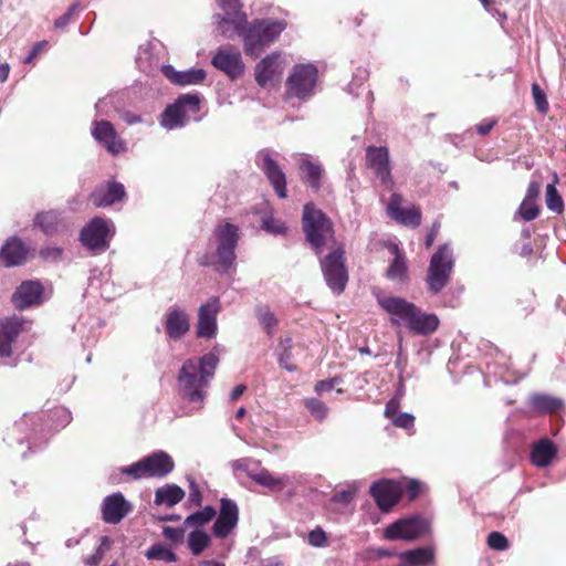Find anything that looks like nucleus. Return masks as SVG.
<instances>
[{"mask_svg": "<svg viewBox=\"0 0 566 566\" xmlns=\"http://www.w3.org/2000/svg\"><path fill=\"white\" fill-rule=\"evenodd\" d=\"M50 417L51 423L44 424L40 416L35 413H24L9 429L4 440L10 447H13L14 442L21 446L23 444L24 440H27L28 450H32L41 442L46 441L48 434L51 431H57L59 429L69 424L72 420L70 410L64 407L54 408Z\"/></svg>", "mask_w": 566, "mask_h": 566, "instance_id": "f257e3e1", "label": "nucleus"}, {"mask_svg": "<svg viewBox=\"0 0 566 566\" xmlns=\"http://www.w3.org/2000/svg\"><path fill=\"white\" fill-rule=\"evenodd\" d=\"M219 361L216 347L201 357L185 360L177 378L182 398L190 402L201 403L206 398V389L214 376Z\"/></svg>", "mask_w": 566, "mask_h": 566, "instance_id": "f03ea898", "label": "nucleus"}, {"mask_svg": "<svg viewBox=\"0 0 566 566\" xmlns=\"http://www.w3.org/2000/svg\"><path fill=\"white\" fill-rule=\"evenodd\" d=\"M379 305L392 316L394 324L403 323L410 331L428 335L439 326V318L434 314L423 313L413 303L397 296L378 297Z\"/></svg>", "mask_w": 566, "mask_h": 566, "instance_id": "7ed1b4c3", "label": "nucleus"}, {"mask_svg": "<svg viewBox=\"0 0 566 566\" xmlns=\"http://www.w3.org/2000/svg\"><path fill=\"white\" fill-rule=\"evenodd\" d=\"M285 28V20L255 19L252 22L247 21L235 36L242 38L245 54L255 59L280 36Z\"/></svg>", "mask_w": 566, "mask_h": 566, "instance_id": "20e7f679", "label": "nucleus"}, {"mask_svg": "<svg viewBox=\"0 0 566 566\" xmlns=\"http://www.w3.org/2000/svg\"><path fill=\"white\" fill-rule=\"evenodd\" d=\"M306 241L321 255L328 242H334V228L331 219L313 203H306L302 217Z\"/></svg>", "mask_w": 566, "mask_h": 566, "instance_id": "39448f33", "label": "nucleus"}, {"mask_svg": "<svg viewBox=\"0 0 566 566\" xmlns=\"http://www.w3.org/2000/svg\"><path fill=\"white\" fill-rule=\"evenodd\" d=\"M200 101L198 93L181 94L164 109L160 115V125L167 130H172L185 127L191 119L198 122Z\"/></svg>", "mask_w": 566, "mask_h": 566, "instance_id": "423d86ee", "label": "nucleus"}, {"mask_svg": "<svg viewBox=\"0 0 566 566\" xmlns=\"http://www.w3.org/2000/svg\"><path fill=\"white\" fill-rule=\"evenodd\" d=\"M234 470H240L256 484L266 488L273 493H280L286 488H295L297 483V474L283 473L274 475L269 470L261 468L259 462L250 459L242 458L232 463Z\"/></svg>", "mask_w": 566, "mask_h": 566, "instance_id": "0eeeda50", "label": "nucleus"}, {"mask_svg": "<svg viewBox=\"0 0 566 566\" xmlns=\"http://www.w3.org/2000/svg\"><path fill=\"white\" fill-rule=\"evenodd\" d=\"M454 268L453 250L444 243L432 254L426 282L432 294L440 293L450 282Z\"/></svg>", "mask_w": 566, "mask_h": 566, "instance_id": "6e6552de", "label": "nucleus"}, {"mask_svg": "<svg viewBox=\"0 0 566 566\" xmlns=\"http://www.w3.org/2000/svg\"><path fill=\"white\" fill-rule=\"evenodd\" d=\"M174 468L175 462L168 453L156 451L128 467H123L120 472L130 475L134 480L143 478L161 479L168 475Z\"/></svg>", "mask_w": 566, "mask_h": 566, "instance_id": "1a4fd4ad", "label": "nucleus"}, {"mask_svg": "<svg viewBox=\"0 0 566 566\" xmlns=\"http://www.w3.org/2000/svg\"><path fill=\"white\" fill-rule=\"evenodd\" d=\"M321 270L327 286L335 294H340L348 282L345 250L343 245L334 247L333 250L321 258Z\"/></svg>", "mask_w": 566, "mask_h": 566, "instance_id": "9d476101", "label": "nucleus"}, {"mask_svg": "<svg viewBox=\"0 0 566 566\" xmlns=\"http://www.w3.org/2000/svg\"><path fill=\"white\" fill-rule=\"evenodd\" d=\"M217 238V271L227 273L233 265L239 241V228L230 222L218 224L214 229Z\"/></svg>", "mask_w": 566, "mask_h": 566, "instance_id": "9b49d317", "label": "nucleus"}, {"mask_svg": "<svg viewBox=\"0 0 566 566\" xmlns=\"http://www.w3.org/2000/svg\"><path fill=\"white\" fill-rule=\"evenodd\" d=\"M114 233L115 228L111 220L95 217L81 230L80 241L90 251L98 253L108 249Z\"/></svg>", "mask_w": 566, "mask_h": 566, "instance_id": "f8f14e48", "label": "nucleus"}, {"mask_svg": "<svg viewBox=\"0 0 566 566\" xmlns=\"http://www.w3.org/2000/svg\"><path fill=\"white\" fill-rule=\"evenodd\" d=\"M222 14H216L217 31L226 39H233L241 27L247 23L241 0H217Z\"/></svg>", "mask_w": 566, "mask_h": 566, "instance_id": "ddd939ff", "label": "nucleus"}, {"mask_svg": "<svg viewBox=\"0 0 566 566\" xmlns=\"http://www.w3.org/2000/svg\"><path fill=\"white\" fill-rule=\"evenodd\" d=\"M317 81V69L313 64L295 65L287 77V94L298 99H307L313 95Z\"/></svg>", "mask_w": 566, "mask_h": 566, "instance_id": "4468645a", "label": "nucleus"}, {"mask_svg": "<svg viewBox=\"0 0 566 566\" xmlns=\"http://www.w3.org/2000/svg\"><path fill=\"white\" fill-rule=\"evenodd\" d=\"M428 520L420 515H410L400 518L385 530V537L390 541H412L429 532Z\"/></svg>", "mask_w": 566, "mask_h": 566, "instance_id": "2eb2a0df", "label": "nucleus"}, {"mask_svg": "<svg viewBox=\"0 0 566 566\" xmlns=\"http://www.w3.org/2000/svg\"><path fill=\"white\" fill-rule=\"evenodd\" d=\"M24 321L12 317L0 322V365L17 366L18 358L13 356L12 343L23 331Z\"/></svg>", "mask_w": 566, "mask_h": 566, "instance_id": "dca6fc26", "label": "nucleus"}, {"mask_svg": "<svg viewBox=\"0 0 566 566\" xmlns=\"http://www.w3.org/2000/svg\"><path fill=\"white\" fill-rule=\"evenodd\" d=\"M273 154L269 148L261 149L255 156V165L266 176L275 193L280 198H286V176Z\"/></svg>", "mask_w": 566, "mask_h": 566, "instance_id": "f3484780", "label": "nucleus"}, {"mask_svg": "<svg viewBox=\"0 0 566 566\" xmlns=\"http://www.w3.org/2000/svg\"><path fill=\"white\" fill-rule=\"evenodd\" d=\"M211 64L231 80H237L244 71L240 51L231 45L219 48L211 59Z\"/></svg>", "mask_w": 566, "mask_h": 566, "instance_id": "a211bd4d", "label": "nucleus"}, {"mask_svg": "<svg viewBox=\"0 0 566 566\" xmlns=\"http://www.w3.org/2000/svg\"><path fill=\"white\" fill-rule=\"evenodd\" d=\"M91 134L97 143L103 145L106 150L113 155L126 150L125 142L118 136L114 125L108 120H93Z\"/></svg>", "mask_w": 566, "mask_h": 566, "instance_id": "6ab92c4d", "label": "nucleus"}, {"mask_svg": "<svg viewBox=\"0 0 566 566\" xmlns=\"http://www.w3.org/2000/svg\"><path fill=\"white\" fill-rule=\"evenodd\" d=\"M163 325L169 339L179 340L190 331V316L185 308L172 305L164 315Z\"/></svg>", "mask_w": 566, "mask_h": 566, "instance_id": "aec40b11", "label": "nucleus"}, {"mask_svg": "<svg viewBox=\"0 0 566 566\" xmlns=\"http://www.w3.org/2000/svg\"><path fill=\"white\" fill-rule=\"evenodd\" d=\"M366 160L368 166L374 170L376 177L387 189L394 186L391 177V168L389 164V153L386 147L369 146L366 149Z\"/></svg>", "mask_w": 566, "mask_h": 566, "instance_id": "412c9836", "label": "nucleus"}, {"mask_svg": "<svg viewBox=\"0 0 566 566\" xmlns=\"http://www.w3.org/2000/svg\"><path fill=\"white\" fill-rule=\"evenodd\" d=\"M400 483L392 480L376 481L370 485V494L382 512H388L401 496Z\"/></svg>", "mask_w": 566, "mask_h": 566, "instance_id": "4be33fe9", "label": "nucleus"}, {"mask_svg": "<svg viewBox=\"0 0 566 566\" xmlns=\"http://www.w3.org/2000/svg\"><path fill=\"white\" fill-rule=\"evenodd\" d=\"M220 311L219 298L212 297L198 310L197 336L213 338L217 335V316Z\"/></svg>", "mask_w": 566, "mask_h": 566, "instance_id": "5701e85b", "label": "nucleus"}, {"mask_svg": "<svg viewBox=\"0 0 566 566\" xmlns=\"http://www.w3.org/2000/svg\"><path fill=\"white\" fill-rule=\"evenodd\" d=\"M239 520V509L234 501L221 499L220 513L217 517L212 533L216 537L224 538L237 526Z\"/></svg>", "mask_w": 566, "mask_h": 566, "instance_id": "b1692460", "label": "nucleus"}, {"mask_svg": "<svg viewBox=\"0 0 566 566\" xmlns=\"http://www.w3.org/2000/svg\"><path fill=\"white\" fill-rule=\"evenodd\" d=\"M133 510L120 492L106 496L102 503V517L108 524H118Z\"/></svg>", "mask_w": 566, "mask_h": 566, "instance_id": "393cba45", "label": "nucleus"}, {"mask_svg": "<svg viewBox=\"0 0 566 566\" xmlns=\"http://www.w3.org/2000/svg\"><path fill=\"white\" fill-rule=\"evenodd\" d=\"M126 197V190L123 184L109 180L98 186L91 195L90 201L97 208H106Z\"/></svg>", "mask_w": 566, "mask_h": 566, "instance_id": "a878e982", "label": "nucleus"}, {"mask_svg": "<svg viewBox=\"0 0 566 566\" xmlns=\"http://www.w3.org/2000/svg\"><path fill=\"white\" fill-rule=\"evenodd\" d=\"M388 216L401 224L408 227H418L421 223V212L411 207L402 208V197L399 193H392L387 206Z\"/></svg>", "mask_w": 566, "mask_h": 566, "instance_id": "bb28decb", "label": "nucleus"}, {"mask_svg": "<svg viewBox=\"0 0 566 566\" xmlns=\"http://www.w3.org/2000/svg\"><path fill=\"white\" fill-rule=\"evenodd\" d=\"M43 286L39 281H24L22 282L14 294L12 302L19 310H24L42 302Z\"/></svg>", "mask_w": 566, "mask_h": 566, "instance_id": "cd10ccee", "label": "nucleus"}, {"mask_svg": "<svg viewBox=\"0 0 566 566\" xmlns=\"http://www.w3.org/2000/svg\"><path fill=\"white\" fill-rule=\"evenodd\" d=\"M161 72L171 83L179 86L198 85L207 77L206 71L197 67L177 71L172 65H164Z\"/></svg>", "mask_w": 566, "mask_h": 566, "instance_id": "c85d7f7f", "label": "nucleus"}, {"mask_svg": "<svg viewBox=\"0 0 566 566\" xmlns=\"http://www.w3.org/2000/svg\"><path fill=\"white\" fill-rule=\"evenodd\" d=\"M28 250L23 242L12 238L6 242L0 251V265L14 266L25 261Z\"/></svg>", "mask_w": 566, "mask_h": 566, "instance_id": "c756f323", "label": "nucleus"}, {"mask_svg": "<svg viewBox=\"0 0 566 566\" xmlns=\"http://www.w3.org/2000/svg\"><path fill=\"white\" fill-rule=\"evenodd\" d=\"M300 170L302 172L303 180L314 191L321 189V179L324 174V168L318 161H314L307 155H302L300 160Z\"/></svg>", "mask_w": 566, "mask_h": 566, "instance_id": "7c9ffc66", "label": "nucleus"}, {"mask_svg": "<svg viewBox=\"0 0 566 566\" xmlns=\"http://www.w3.org/2000/svg\"><path fill=\"white\" fill-rule=\"evenodd\" d=\"M527 405L536 413H552L562 408L563 401L547 394L534 392L528 396Z\"/></svg>", "mask_w": 566, "mask_h": 566, "instance_id": "2f4dec72", "label": "nucleus"}, {"mask_svg": "<svg viewBox=\"0 0 566 566\" xmlns=\"http://www.w3.org/2000/svg\"><path fill=\"white\" fill-rule=\"evenodd\" d=\"M279 71V55L270 54L255 66V81L261 87H266Z\"/></svg>", "mask_w": 566, "mask_h": 566, "instance_id": "473e14b6", "label": "nucleus"}, {"mask_svg": "<svg viewBox=\"0 0 566 566\" xmlns=\"http://www.w3.org/2000/svg\"><path fill=\"white\" fill-rule=\"evenodd\" d=\"M557 449L548 439L539 440L532 449L531 461L538 468L548 467L556 457Z\"/></svg>", "mask_w": 566, "mask_h": 566, "instance_id": "72a5a7b5", "label": "nucleus"}, {"mask_svg": "<svg viewBox=\"0 0 566 566\" xmlns=\"http://www.w3.org/2000/svg\"><path fill=\"white\" fill-rule=\"evenodd\" d=\"M185 497V491L177 484H166L155 492L154 503L172 507Z\"/></svg>", "mask_w": 566, "mask_h": 566, "instance_id": "f704fd0d", "label": "nucleus"}, {"mask_svg": "<svg viewBox=\"0 0 566 566\" xmlns=\"http://www.w3.org/2000/svg\"><path fill=\"white\" fill-rule=\"evenodd\" d=\"M400 559L406 566H424L433 560V549L431 547H419L406 551L400 554Z\"/></svg>", "mask_w": 566, "mask_h": 566, "instance_id": "c9c22d12", "label": "nucleus"}, {"mask_svg": "<svg viewBox=\"0 0 566 566\" xmlns=\"http://www.w3.org/2000/svg\"><path fill=\"white\" fill-rule=\"evenodd\" d=\"M61 221V213L55 210L40 212L34 218V224L48 235L59 231Z\"/></svg>", "mask_w": 566, "mask_h": 566, "instance_id": "e433bc0d", "label": "nucleus"}, {"mask_svg": "<svg viewBox=\"0 0 566 566\" xmlns=\"http://www.w3.org/2000/svg\"><path fill=\"white\" fill-rule=\"evenodd\" d=\"M395 259L387 270V277L395 282H403L407 276V264L398 247L394 248Z\"/></svg>", "mask_w": 566, "mask_h": 566, "instance_id": "4c0bfd02", "label": "nucleus"}, {"mask_svg": "<svg viewBox=\"0 0 566 566\" xmlns=\"http://www.w3.org/2000/svg\"><path fill=\"white\" fill-rule=\"evenodd\" d=\"M277 355L279 364L282 368L289 371H294L296 369V365L294 364L293 360L292 345L290 338L280 342V345L277 347Z\"/></svg>", "mask_w": 566, "mask_h": 566, "instance_id": "58836bf2", "label": "nucleus"}, {"mask_svg": "<svg viewBox=\"0 0 566 566\" xmlns=\"http://www.w3.org/2000/svg\"><path fill=\"white\" fill-rule=\"evenodd\" d=\"M216 515V510L208 505L201 511H197L190 515H188L185 520L186 526H202L210 522Z\"/></svg>", "mask_w": 566, "mask_h": 566, "instance_id": "ea45409f", "label": "nucleus"}, {"mask_svg": "<svg viewBox=\"0 0 566 566\" xmlns=\"http://www.w3.org/2000/svg\"><path fill=\"white\" fill-rule=\"evenodd\" d=\"M256 317L259 323L269 335H272L277 326V319L268 306H259L256 308Z\"/></svg>", "mask_w": 566, "mask_h": 566, "instance_id": "a19ab883", "label": "nucleus"}, {"mask_svg": "<svg viewBox=\"0 0 566 566\" xmlns=\"http://www.w3.org/2000/svg\"><path fill=\"white\" fill-rule=\"evenodd\" d=\"M146 557L148 559L163 560L165 563H172L176 560L175 553L163 544L153 545L147 552Z\"/></svg>", "mask_w": 566, "mask_h": 566, "instance_id": "79ce46f5", "label": "nucleus"}, {"mask_svg": "<svg viewBox=\"0 0 566 566\" xmlns=\"http://www.w3.org/2000/svg\"><path fill=\"white\" fill-rule=\"evenodd\" d=\"M210 538L202 531H193L189 534L188 544L193 555H199L208 546Z\"/></svg>", "mask_w": 566, "mask_h": 566, "instance_id": "37998d69", "label": "nucleus"}, {"mask_svg": "<svg viewBox=\"0 0 566 566\" xmlns=\"http://www.w3.org/2000/svg\"><path fill=\"white\" fill-rule=\"evenodd\" d=\"M111 544L112 539L108 536H102L99 546L96 548L95 553L85 559L86 566H98L106 551L109 549Z\"/></svg>", "mask_w": 566, "mask_h": 566, "instance_id": "c03bdc74", "label": "nucleus"}, {"mask_svg": "<svg viewBox=\"0 0 566 566\" xmlns=\"http://www.w3.org/2000/svg\"><path fill=\"white\" fill-rule=\"evenodd\" d=\"M546 205L554 212H562L564 202L554 185L546 187Z\"/></svg>", "mask_w": 566, "mask_h": 566, "instance_id": "a18cd8bd", "label": "nucleus"}, {"mask_svg": "<svg viewBox=\"0 0 566 566\" xmlns=\"http://www.w3.org/2000/svg\"><path fill=\"white\" fill-rule=\"evenodd\" d=\"M305 407L308 409L311 415L319 421H323L327 417V413H328L327 406L323 401H321L316 398L307 399L305 401Z\"/></svg>", "mask_w": 566, "mask_h": 566, "instance_id": "49530a36", "label": "nucleus"}, {"mask_svg": "<svg viewBox=\"0 0 566 566\" xmlns=\"http://www.w3.org/2000/svg\"><path fill=\"white\" fill-rule=\"evenodd\" d=\"M538 207L534 200L524 199L518 208V214L525 221H532L538 216Z\"/></svg>", "mask_w": 566, "mask_h": 566, "instance_id": "de8ad7c7", "label": "nucleus"}, {"mask_svg": "<svg viewBox=\"0 0 566 566\" xmlns=\"http://www.w3.org/2000/svg\"><path fill=\"white\" fill-rule=\"evenodd\" d=\"M532 95L536 108L539 113L545 114L548 111V102L545 92L539 87L537 83L532 85Z\"/></svg>", "mask_w": 566, "mask_h": 566, "instance_id": "09e8293b", "label": "nucleus"}, {"mask_svg": "<svg viewBox=\"0 0 566 566\" xmlns=\"http://www.w3.org/2000/svg\"><path fill=\"white\" fill-rule=\"evenodd\" d=\"M488 545L495 551H505L509 547V541L502 533L491 532L488 536Z\"/></svg>", "mask_w": 566, "mask_h": 566, "instance_id": "8fccbe9b", "label": "nucleus"}, {"mask_svg": "<svg viewBox=\"0 0 566 566\" xmlns=\"http://www.w3.org/2000/svg\"><path fill=\"white\" fill-rule=\"evenodd\" d=\"M391 422L402 429H412L415 424V417L411 413L402 412L391 419Z\"/></svg>", "mask_w": 566, "mask_h": 566, "instance_id": "3c124183", "label": "nucleus"}, {"mask_svg": "<svg viewBox=\"0 0 566 566\" xmlns=\"http://www.w3.org/2000/svg\"><path fill=\"white\" fill-rule=\"evenodd\" d=\"M163 535L172 543H180L185 537V530L182 527L165 526Z\"/></svg>", "mask_w": 566, "mask_h": 566, "instance_id": "603ef678", "label": "nucleus"}, {"mask_svg": "<svg viewBox=\"0 0 566 566\" xmlns=\"http://www.w3.org/2000/svg\"><path fill=\"white\" fill-rule=\"evenodd\" d=\"M327 537L325 532L317 527L308 533V543L314 547H322L326 544Z\"/></svg>", "mask_w": 566, "mask_h": 566, "instance_id": "864d4df0", "label": "nucleus"}, {"mask_svg": "<svg viewBox=\"0 0 566 566\" xmlns=\"http://www.w3.org/2000/svg\"><path fill=\"white\" fill-rule=\"evenodd\" d=\"M263 229L273 234H284L286 231V227L283 222L276 221L274 219H264L263 220Z\"/></svg>", "mask_w": 566, "mask_h": 566, "instance_id": "5fc2aeb1", "label": "nucleus"}, {"mask_svg": "<svg viewBox=\"0 0 566 566\" xmlns=\"http://www.w3.org/2000/svg\"><path fill=\"white\" fill-rule=\"evenodd\" d=\"M62 254L63 250L59 247H45L40 250V255L46 261L56 262L61 260Z\"/></svg>", "mask_w": 566, "mask_h": 566, "instance_id": "6e6d98bb", "label": "nucleus"}, {"mask_svg": "<svg viewBox=\"0 0 566 566\" xmlns=\"http://www.w3.org/2000/svg\"><path fill=\"white\" fill-rule=\"evenodd\" d=\"M337 384H339V379L336 377L328 380H319L315 385V391L317 394H322L324 391L332 390Z\"/></svg>", "mask_w": 566, "mask_h": 566, "instance_id": "4d7b16f0", "label": "nucleus"}, {"mask_svg": "<svg viewBox=\"0 0 566 566\" xmlns=\"http://www.w3.org/2000/svg\"><path fill=\"white\" fill-rule=\"evenodd\" d=\"M189 481H190L189 501L196 505H200L201 500H202L201 492H200L199 488L197 486L195 480L189 479Z\"/></svg>", "mask_w": 566, "mask_h": 566, "instance_id": "13d9d810", "label": "nucleus"}, {"mask_svg": "<svg viewBox=\"0 0 566 566\" xmlns=\"http://www.w3.org/2000/svg\"><path fill=\"white\" fill-rule=\"evenodd\" d=\"M398 409H399V398L395 397L386 403L385 417L391 420L394 417H396L398 415L397 413Z\"/></svg>", "mask_w": 566, "mask_h": 566, "instance_id": "bf43d9fd", "label": "nucleus"}, {"mask_svg": "<svg viewBox=\"0 0 566 566\" xmlns=\"http://www.w3.org/2000/svg\"><path fill=\"white\" fill-rule=\"evenodd\" d=\"M48 44L46 41H40L34 44L29 54L23 59V63L29 64L32 63L33 60L38 56V54L45 48Z\"/></svg>", "mask_w": 566, "mask_h": 566, "instance_id": "052dcab7", "label": "nucleus"}, {"mask_svg": "<svg viewBox=\"0 0 566 566\" xmlns=\"http://www.w3.org/2000/svg\"><path fill=\"white\" fill-rule=\"evenodd\" d=\"M495 124L496 119L484 120L476 125V130L480 135L485 136L491 132Z\"/></svg>", "mask_w": 566, "mask_h": 566, "instance_id": "680f3d73", "label": "nucleus"}, {"mask_svg": "<svg viewBox=\"0 0 566 566\" xmlns=\"http://www.w3.org/2000/svg\"><path fill=\"white\" fill-rule=\"evenodd\" d=\"M439 229H440V223L438 221H436L432 224L431 230L429 231V233L426 237V242H424L426 248H430L433 244L434 239L439 232Z\"/></svg>", "mask_w": 566, "mask_h": 566, "instance_id": "e2e57ef3", "label": "nucleus"}, {"mask_svg": "<svg viewBox=\"0 0 566 566\" xmlns=\"http://www.w3.org/2000/svg\"><path fill=\"white\" fill-rule=\"evenodd\" d=\"M122 119L127 124V125H134V124H138V123H142V117L137 114H134V113H130V112H125L122 114Z\"/></svg>", "mask_w": 566, "mask_h": 566, "instance_id": "0e129e2a", "label": "nucleus"}, {"mask_svg": "<svg viewBox=\"0 0 566 566\" xmlns=\"http://www.w3.org/2000/svg\"><path fill=\"white\" fill-rule=\"evenodd\" d=\"M538 193H539L538 185L535 184V182H532L528 186L527 193H526V197L524 199H530V200H534L535 201V199L538 196Z\"/></svg>", "mask_w": 566, "mask_h": 566, "instance_id": "69168bd1", "label": "nucleus"}, {"mask_svg": "<svg viewBox=\"0 0 566 566\" xmlns=\"http://www.w3.org/2000/svg\"><path fill=\"white\" fill-rule=\"evenodd\" d=\"M247 387L244 385H238L235 386L231 394H230V401H235L237 399H239L243 392L245 391Z\"/></svg>", "mask_w": 566, "mask_h": 566, "instance_id": "338daca9", "label": "nucleus"}, {"mask_svg": "<svg viewBox=\"0 0 566 566\" xmlns=\"http://www.w3.org/2000/svg\"><path fill=\"white\" fill-rule=\"evenodd\" d=\"M71 21V18L64 13L63 15H61L60 18H57L55 21H54V27L56 29H63L65 28Z\"/></svg>", "mask_w": 566, "mask_h": 566, "instance_id": "774afa93", "label": "nucleus"}]
</instances>
